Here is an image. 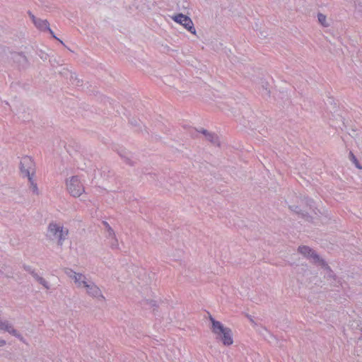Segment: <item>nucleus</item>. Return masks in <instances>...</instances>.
<instances>
[{
    "mask_svg": "<svg viewBox=\"0 0 362 362\" xmlns=\"http://www.w3.org/2000/svg\"><path fill=\"white\" fill-rule=\"evenodd\" d=\"M19 170L23 177H35L36 165L34 160L28 156H23L20 160Z\"/></svg>",
    "mask_w": 362,
    "mask_h": 362,
    "instance_id": "nucleus-4",
    "label": "nucleus"
},
{
    "mask_svg": "<svg viewBox=\"0 0 362 362\" xmlns=\"http://www.w3.org/2000/svg\"><path fill=\"white\" fill-rule=\"evenodd\" d=\"M172 19L176 23L182 25L184 28L189 31L192 34L196 35V29L192 19L182 13H178L172 16Z\"/></svg>",
    "mask_w": 362,
    "mask_h": 362,
    "instance_id": "nucleus-8",
    "label": "nucleus"
},
{
    "mask_svg": "<svg viewBox=\"0 0 362 362\" xmlns=\"http://www.w3.org/2000/svg\"><path fill=\"white\" fill-rule=\"evenodd\" d=\"M64 273L68 277L74 281L76 286L79 289H81L89 281V279L83 274L77 273L69 268H66L64 269Z\"/></svg>",
    "mask_w": 362,
    "mask_h": 362,
    "instance_id": "nucleus-7",
    "label": "nucleus"
},
{
    "mask_svg": "<svg viewBox=\"0 0 362 362\" xmlns=\"http://www.w3.org/2000/svg\"><path fill=\"white\" fill-rule=\"evenodd\" d=\"M6 344V341L4 339H0V347H3Z\"/></svg>",
    "mask_w": 362,
    "mask_h": 362,
    "instance_id": "nucleus-25",
    "label": "nucleus"
},
{
    "mask_svg": "<svg viewBox=\"0 0 362 362\" xmlns=\"http://www.w3.org/2000/svg\"><path fill=\"white\" fill-rule=\"evenodd\" d=\"M32 275L33 276V278L38 282L40 279L42 277L40 276H39L37 273H35V272H32Z\"/></svg>",
    "mask_w": 362,
    "mask_h": 362,
    "instance_id": "nucleus-22",
    "label": "nucleus"
},
{
    "mask_svg": "<svg viewBox=\"0 0 362 362\" xmlns=\"http://www.w3.org/2000/svg\"><path fill=\"white\" fill-rule=\"evenodd\" d=\"M202 134H203L204 135V136H207V134H209L210 132H208L207 130L206 129H202L201 132H200Z\"/></svg>",
    "mask_w": 362,
    "mask_h": 362,
    "instance_id": "nucleus-27",
    "label": "nucleus"
},
{
    "mask_svg": "<svg viewBox=\"0 0 362 362\" xmlns=\"http://www.w3.org/2000/svg\"><path fill=\"white\" fill-rule=\"evenodd\" d=\"M0 331L8 332L12 336L18 338L21 341L25 342L23 337L8 320H3L0 319Z\"/></svg>",
    "mask_w": 362,
    "mask_h": 362,
    "instance_id": "nucleus-10",
    "label": "nucleus"
},
{
    "mask_svg": "<svg viewBox=\"0 0 362 362\" xmlns=\"http://www.w3.org/2000/svg\"><path fill=\"white\" fill-rule=\"evenodd\" d=\"M28 181V189L31 193L35 196H40V191L39 189L35 177H30L27 178Z\"/></svg>",
    "mask_w": 362,
    "mask_h": 362,
    "instance_id": "nucleus-12",
    "label": "nucleus"
},
{
    "mask_svg": "<svg viewBox=\"0 0 362 362\" xmlns=\"http://www.w3.org/2000/svg\"><path fill=\"white\" fill-rule=\"evenodd\" d=\"M118 246H119L118 240L116 238V236H115V238H112L111 247L112 248H117Z\"/></svg>",
    "mask_w": 362,
    "mask_h": 362,
    "instance_id": "nucleus-20",
    "label": "nucleus"
},
{
    "mask_svg": "<svg viewBox=\"0 0 362 362\" xmlns=\"http://www.w3.org/2000/svg\"><path fill=\"white\" fill-rule=\"evenodd\" d=\"M90 297L97 299L98 300H104L105 297L102 293L100 288L91 280L85 284L81 288Z\"/></svg>",
    "mask_w": 362,
    "mask_h": 362,
    "instance_id": "nucleus-6",
    "label": "nucleus"
},
{
    "mask_svg": "<svg viewBox=\"0 0 362 362\" xmlns=\"http://www.w3.org/2000/svg\"><path fill=\"white\" fill-rule=\"evenodd\" d=\"M32 275L33 276V278L38 282L40 279L42 277L40 276H39L37 273H35V272H32Z\"/></svg>",
    "mask_w": 362,
    "mask_h": 362,
    "instance_id": "nucleus-23",
    "label": "nucleus"
},
{
    "mask_svg": "<svg viewBox=\"0 0 362 362\" xmlns=\"http://www.w3.org/2000/svg\"><path fill=\"white\" fill-rule=\"evenodd\" d=\"M313 200H308L306 202L307 208L309 209H305L303 210L304 212H305L307 214H310V211H313L315 214H317V212L315 211V209L313 207Z\"/></svg>",
    "mask_w": 362,
    "mask_h": 362,
    "instance_id": "nucleus-16",
    "label": "nucleus"
},
{
    "mask_svg": "<svg viewBox=\"0 0 362 362\" xmlns=\"http://www.w3.org/2000/svg\"><path fill=\"white\" fill-rule=\"evenodd\" d=\"M211 322V329L216 335V339L222 342L224 346H228L233 344V333L229 327H224L223 325L216 320L213 317H209Z\"/></svg>",
    "mask_w": 362,
    "mask_h": 362,
    "instance_id": "nucleus-1",
    "label": "nucleus"
},
{
    "mask_svg": "<svg viewBox=\"0 0 362 362\" xmlns=\"http://www.w3.org/2000/svg\"><path fill=\"white\" fill-rule=\"evenodd\" d=\"M11 59L19 66H25L27 64V58L25 55L17 52H11Z\"/></svg>",
    "mask_w": 362,
    "mask_h": 362,
    "instance_id": "nucleus-13",
    "label": "nucleus"
},
{
    "mask_svg": "<svg viewBox=\"0 0 362 362\" xmlns=\"http://www.w3.org/2000/svg\"><path fill=\"white\" fill-rule=\"evenodd\" d=\"M293 207H295V209H292L295 210L297 213H300L302 211L301 209L297 210L298 206H292V208H293Z\"/></svg>",
    "mask_w": 362,
    "mask_h": 362,
    "instance_id": "nucleus-28",
    "label": "nucleus"
},
{
    "mask_svg": "<svg viewBox=\"0 0 362 362\" xmlns=\"http://www.w3.org/2000/svg\"><path fill=\"white\" fill-rule=\"evenodd\" d=\"M265 332L267 333L268 336H265V339L267 340H268L269 342L272 341V339H274V337L273 336L272 334H271L270 332H269L266 329H264Z\"/></svg>",
    "mask_w": 362,
    "mask_h": 362,
    "instance_id": "nucleus-21",
    "label": "nucleus"
},
{
    "mask_svg": "<svg viewBox=\"0 0 362 362\" xmlns=\"http://www.w3.org/2000/svg\"><path fill=\"white\" fill-rule=\"evenodd\" d=\"M317 20L319 23H320L323 27L327 28L330 25L329 21L327 19V16L322 13H319L317 14Z\"/></svg>",
    "mask_w": 362,
    "mask_h": 362,
    "instance_id": "nucleus-14",
    "label": "nucleus"
},
{
    "mask_svg": "<svg viewBox=\"0 0 362 362\" xmlns=\"http://www.w3.org/2000/svg\"><path fill=\"white\" fill-rule=\"evenodd\" d=\"M32 275L33 276V278L38 282L40 279L42 277L40 276H39L37 273H35V272H32Z\"/></svg>",
    "mask_w": 362,
    "mask_h": 362,
    "instance_id": "nucleus-24",
    "label": "nucleus"
},
{
    "mask_svg": "<svg viewBox=\"0 0 362 362\" xmlns=\"http://www.w3.org/2000/svg\"><path fill=\"white\" fill-rule=\"evenodd\" d=\"M349 158L354 163L357 168L362 169V166L359 164L357 158L351 151L349 152Z\"/></svg>",
    "mask_w": 362,
    "mask_h": 362,
    "instance_id": "nucleus-17",
    "label": "nucleus"
},
{
    "mask_svg": "<svg viewBox=\"0 0 362 362\" xmlns=\"http://www.w3.org/2000/svg\"><path fill=\"white\" fill-rule=\"evenodd\" d=\"M68 234L69 230L62 224L51 223L48 226L47 237L52 240L57 241V245L59 246L63 245Z\"/></svg>",
    "mask_w": 362,
    "mask_h": 362,
    "instance_id": "nucleus-2",
    "label": "nucleus"
},
{
    "mask_svg": "<svg viewBox=\"0 0 362 362\" xmlns=\"http://www.w3.org/2000/svg\"><path fill=\"white\" fill-rule=\"evenodd\" d=\"M124 158L127 163H128L129 165H133V163L131 161V160L129 158L124 157Z\"/></svg>",
    "mask_w": 362,
    "mask_h": 362,
    "instance_id": "nucleus-26",
    "label": "nucleus"
},
{
    "mask_svg": "<svg viewBox=\"0 0 362 362\" xmlns=\"http://www.w3.org/2000/svg\"><path fill=\"white\" fill-rule=\"evenodd\" d=\"M105 225L106 226L107 232L109 238H115V236H116V235H115V233L113 229L109 226V224L105 222Z\"/></svg>",
    "mask_w": 362,
    "mask_h": 362,
    "instance_id": "nucleus-18",
    "label": "nucleus"
},
{
    "mask_svg": "<svg viewBox=\"0 0 362 362\" xmlns=\"http://www.w3.org/2000/svg\"><path fill=\"white\" fill-rule=\"evenodd\" d=\"M38 283L40 284H41L46 289H49V288H50L49 284L43 277H41Z\"/></svg>",
    "mask_w": 362,
    "mask_h": 362,
    "instance_id": "nucleus-19",
    "label": "nucleus"
},
{
    "mask_svg": "<svg viewBox=\"0 0 362 362\" xmlns=\"http://www.w3.org/2000/svg\"><path fill=\"white\" fill-rule=\"evenodd\" d=\"M30 18L32 19L33 23L35 24V25L40 30L42 31H46V30H48L51 34L52 35L57 38L53 33V31L50 29L49 28V24L48 23V21L45 19H41V18H36L33 13H31L30 12L28 13Z\"/></svg>",
    "mask_w": 362,
    "mask_h": 362,
    "instance_id": "nucleus-11",
    "label": "nucleus"
},
{
    "mask_svg": "<svg viewBox=\"0 0 362 362\" xmlns=\"http://www.w3.org/2000/svg\"><path fill=\"white\" fill-rule=\"evenodd\" d=\"M66 186L69 193L74 197H79L85 192V187L80 178L76 175L66 179Z\"/></svg>",
    "mask_w": 362,
    "mask_h": 362,
    "instance_id": "nucleus-5",
    "label": "nucleus"
},
{
    "mask_svg": "<svg viewBox=\"0 0 362 362\" xmlns=\"http://www.w3.org/2000/svg\"><path fill=\"white\" fill-rule=\"evenodd\" d=\"M141 290L138 289V291L141 293V303L144 306L152 308L156 305V301L153 299V293L151 289L145 286L144 287L141 286Z\"/></svg>",
    "mask_w": 362,
    "mask_h": 362,
    "instance_id": "nucleus-9",
    "label": "nucleus"
},
{
    "mask_svg": "<svg viewBox=\"0 0 362 362\" xmlns=\"http://www.w3.org/2000/svg\"><path fill=\"white\" fill-rule=\"evenodd\" d=\"M298 251L302 255H303L307 259H310L313 263L317 264L320 266L322 268L325 269L327 271L331 272L330 267L326 263V262L322 259L310 247L302 245L299 246Z\"/></svg>",
    "mask_w": 362,
    "mask_h": 362,
    "instance_id": "nucleus-3",
    "label": "nucleus"
},
{
    "mask_svg": "<svg viewBox=\"0 0 362 362\" xmlns=\"http://www.w3.org/2000/svg\"><path fill=\"white\" fill-rule=\"evenodd\" d=\"M205 138L213 144L219 146V140L216 134L210 132L209 134H207V136H206Z\"/></svg>",
    "mask_w": 362,
    "mask_h": 362,
    "instance_id": "nucleus-15",
    "label": "nucleus"
}]
</instances>
